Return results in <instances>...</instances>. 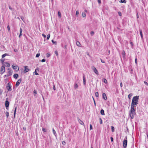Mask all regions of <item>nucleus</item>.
<instances>
[{
    "instance_id": "19",
    "label": "nucleus",
    "mask_w": 148,
    "mask_h": 148,
    "mask_svg": "<svg viewBox=\"0 0 148 148\" xmlns=\"http://www.w3.org/2000/svg\"><path fill=\"white\" fill-rule=\"evenodd\" d=\"M122 54L123 55V57L124 58L125 56V53L124 50H123L122 51Z\"/></svg>"
},
{
    "instance_id": "42",
    "label": "nucleus",
    "mask_w": 148,
    "mask_h": 148,
    "mask_svg": "<svg viewBox=\"0 0 148 148\" xmlns=\"http://www.w3.org/2000/svg\"><path fill=\"white\" fill-rule=\"evenodd\" d=\"M118 14L120 16H121L122 15V14L121 13V12H118Z\"/></svg>"
},
{
    "instance_id": "58",
    "label": "nucleus",
    "mask_w": 148,
    "mask_h": 148,
    "mask_svg": "<svg viewBox=\"0 0 148 148\" xmlns=\"http://www.w3.org/2000/svg\"><path fill=\"white\" fill-rule=\"evenodd\" d=\"M98 2L100 4L101 3V0H98Z\"/></svg>"
},
{
    "instance_id": "53",
    "label": "nucleus",
    "mask_w": 148,
    "mask_h": 148,
    "mask_svg": "<svg viewBox=\"0 0 148 148\" xmlns=\"http://www.w3.org/2000/svg\"><path fill=\"white\" fill-rule=\"evenodd\" d=\"M100 60L102 63H105V62L104 61V60H102L101 59H100Z\"/></svg>"
},
{
    "instance_id": "3",
    "label": "nucleus",
    "mask_w": 148,
    "mask_h": 148,
    "mask_svg": "<svg viewBox=\"0 0 148 148\" xmlns=\"http://www.w3.org/2000/svg\"><path fill=\"white\" fill-rule=\"evenodd\" d=\"M127 137L126 136L124 139L123 142V146L124 148H126L127 145Z\"/></svg>"
},
{
    "instance_id": "41",
    "label": "nucleus",
    "mask_w": 148,
    "mask_h": 148,
    "mask_svg": "<svg viewBox=\"0 0 148 148\" xmlns=\"http://www.w3.org/2000/svg\"><path fill=\"white\" fill-rule=\"evenodd\" d=\"M99 120L100 121V124H102V121L101 118H99Z\"/></svg>"
},
{
    "instance_id": "30",
    "label": "nucleus",
    "mask_w": 148,
    "mask_h": 148,
    "mask_svg": "<svg viewBox=\"0 0 148 148\" xmlns=\"http://www.w3.org/2000/svg\"><path fill=\"white\" fill-rule=\"evenodd\" d=\"M111 130L112 132H114V128L113 126H111Z\"/></svg>"
},
{
    "instance_id": "40",
    "label": "nucleus",
    "mask_w": 148,
    "mask_h": 148,
    "mask_svg": "<svg viewBox=\"0 0 148 148\" xmlns=\"http://www.w3.org/2000/svg\"><path fill=\"white\" fill-rule=\"evenodd\" d=\"M7 29L8 30V31H9L10 30V28L9 25L7 26Z\"/></svg>"
},
{
    "instance_id": "52",
    "label": "nucleus",
    "mask_w": 148,
    "mask_h": 148,
    "mask_svg": "<svg viewBox=\"0 0 148 148\" xmlns=\"http://www.w3.org/2000/svg\"><path fill=\"white\" fill-rule=\"evenodd\" d=\"M55 54H56V56H57L58 55V53L57 51H55Z\"/></svg>"
},
{
    "instance_id": "38",
    "label": "nucleus",
    "mask_w": 148,
    "mask_h": 148,
    "mask_svg": "<svg viewBox=\"0 0 148 148\" xmlns=\"http://www.w3.org/2000/svg\"><path fill=\"white\" fill-rule=\"evenodd\" d=\"M94 34V32L93 31H92L91 32L90 34L91 36H93Z\"/></svg>"
},
{
    "instance_id": "62",
    "label": "nucleus",
    "mask_w": 148,
    "mask_h": 148,
    "mask_svg": "<svg viewBox=\"0 0 148 148\" xmlns=\"http://www.w3.org/2000/svg\"><path fill=\"white\" fill-rule=\"evenodd\" d=\"M53 89L54 90H56V88H55V86L54 85H53Z\"/></svg>"
},
{
    "instance_id": "1",
    "label": "nucleus",
    "mask_w": 148,
    "mask_h": 148,
    "mask_svg": "<svg viewBox=\"0 0 148 148\" xmlns=\"http://www.w3.org/2000/svg\"><path fill=\"white\" fill-rule=\"evenodd\" d=\"M139 96H136L133 97L131 104V107L134 108L136 107L138 103Z\"/></svg>"
},
{
    "instance_id": "26",
    "label": "nucleus",
    "mask_w": 148,
    "mask_h": 148,
    "mask_svg": "<svg viewBox=\"0 0 148 148\" xmlns=\"http://www.w3.org/2000/svg\"><path fill=\"white\" fill-rule=\"evenodd\" d=\"M8 54H7V53H5V54H3L2 56V58H3L4 57H5V56H8Z\"/></svg>"
},
{
    "instance_id": "4",
    "label": "nucleus",
    "mask_w": 148,
    "mask_h": 148,
    "mask_svg": "<svg viewBox=\"0 0 148 148\" xmlns=\"http://www.w3.org/2000/svg\"><path fill=\"white\" fill-rule=\"evenodd\" d=\"M11 87V84L10 83H8L6 87L7 89L9 91H11L12 90Z\"/></svg>"
},
{
    "instance_id": "48",
    "label": "nucleus",
    "mask_w": 148,
    "mask_h": 148,
    "mask_svg": "<svg viewBox=\"0 0 148 148\" xmlns=\"http://www.w3.org/2000/svg\"><path fill=\"white\" fill-rule=\"evenodd\" d=\"M41 62H44L45 61V59H43L41 60Z\"/></svg>"
},
{
    "instance_id": "33",
    "label": "nucleus",
    "mask_w": 148,
    "mask_h": 148,
    "mask_svg": "<svg viewBox=\"0 0 148 148\" xmlns=\"http://www.w3.org/2000/svg\"><path fill=\"white\" fill-rule=\"evenodd\" d=\"M103 82L106 84L107 83V81L106 79L105 78L103 79Z\"/></svg>"
},
{
    "instance_id": "25",
    "label": "nucleus",
    "mask_w": 148,
    "mask_h": 148,
    "mask_svg": "<svg viewBox=\"0 0 148 148\" xmlns=\"http://www.w3.org/2000/svg\"><path fill=\"white\" fill-rule=\"evenodd\" d=\"M120 2L121 3H126V0H120Z\"/></svg>"
},
{
    "instance_id": "21",
    "label": "nucleus",
    "mask_w": 148,
    "mask_h": 148,
    "mask_svg": "<svg viewBox=\"0 0 148 148\" xmlns=\"http://www.w3.org/2000/svg\"><path fill=\"white\" fill-rule=\"evenodd\" d=\"M5 64H6L5 65V66L8 67H9L10 66V64L9 63H8V62H5Z\"/></svg>"
},
{
    "instance_id": "14",
    "label": "nucleus",
    "mask_w": 148,
    "mask_h": 148,
    "mask_svg": "<svg viewBox=\"0 0 148 148\" xmlns=\"http://www.w3.org/2000/svg\"><path fill=\"white\" fill-rule=\"evenodd\" d=\"M139 31H140V36L141 37V38L142 39H143V35L142 32V30L141 29H140Z\"/></svg>"
},
{
    "instance_id": "43",
    "label": "nucleus",
    "mask_w": 148,
    "mask_h": 148,
    "mask_svg": "<svg viewBox=\"0 0 148 148\" xmlns=\"http://www.w3.org/2000/svg\"><path fill=\"white\" fill-rule=\"evenodd\" d=\"M21 19L23 20V21H24V20H25V19H24V18L23 17V16H21Z\"/></svg>"
},
{
    "instance_id": "15",
    "label": "nucleus",
    "mask_w": 148,
    "mask_h": 148,
    "mask_svg": "<svg viewBox=\"0 0 148 148\" xmlns=\"http://www.w3.org/2000/svg\"><path fill=\"white\" fill-rule=\"evenodd\" d=\"M76 44L79 47H81V45L80 44V43L78 41H77L76 42Z\"/></svg>"
},
{
    "instance_id": "39",
    "label": "nucleus",
    "mask_w": 148,
    "mask_h": 148,
    "mask_svg": "<svg viewBox=\"0 0 148 148\" xmlns=\"http://www.w3.org/2000/svg\"><path fill=\"white\" fill-rule=\"evenodd\" d=\"M79 11L78 10H77L76 11V16H78V14H79Z\"/></svg>"
},
{
    "instance_id": "45",
    "label": "nucleus",
    "mask_w": 148,
    "mask_h": 148,
    "mask_svg": "<svg viewBox=\"0 0 148 148\" xmlns=\"http://www.w3.org/2000/svg\"><path fill=\"white\" fill-rule=\"evenodd\" d=\"M42 130L43 132H46V129L44 128H42Z\"/></svg>"
},
{
    "instance_id": "49",
    "label": "nucleus",
    "mask_w": 148,
    "mask_h": 148,
    "mask_svg": "<svg viewBox=\"0 0 148 148\" xmlns=\"http://www.w3.org/2000/svg\"><path fill=\"white\" fill-rule=\"evenodd\" d=\"M22 31L23 30L21 28L20 29V33H21L22 32Z\"/></svg>"
},
{
    "instance_id": "27",
    "label": "nucleus",
    "mask_w": 148,
    "mask_h": 148,
    "mask_svg": "<svg viewBox=\"0 0 148 148\" xmlns=\"http://www.w3.org/2000/svg\"><path fill=\"white\" fill-rule=\"evenodd\" d=\"M132 94H129L128 95V98L129 99H131V97L132 96Z\"/></svg>"
},
{
    "instance_id": "11",
    "label": "nucleus",
    "mask_w": 148,
    "mask_h": 148,
    "mask_svg": "<svg viewBox=\"0 0 148 148\" xmlns=\"http://www.w3.org/2000/svg\"><path fill=\"white\" fill-rule=\"evenodd\" d=\"M102 97L105 100H106L107 99V97L106 96V94L104 93H103L102 94Z\"/></svg>"
},
{
    "instance_id": "57",
    "label": "nucleus",
    "mask_w": 148,
    "mask_h": 148,
    "mask_svg": "<svg viewBox=\"0 0 148 148\" xmlns=\"http://www.w3.org/2000/svg\"><path fill=\"white\" fill-rule=\"evenodd\" d=\"M42 36L44 37V38H45L46 37L45 35L44 34H42Z\"/></svg>"
},
{
    "instance_id": "6",
    "label": "nucleus",
    "mask_w": 148,
    "mask_h": 148,
    "mask_svg": "<svg viewBox=\"0 0 148 148\" xmlns=\"http://www.w3.org/2000/svg\"><path fill=\"white\" fill-rule=\"evenodd\" d=\"M9 105V102L8 101L6 100L5 101V105L6 108L8 110Z\"/></svg>"
},
{
    "instance_id": "44",
    "label": "nucleus",
    "mask_w": 148,
    "mask_h": 148,
    "mask_svg": "<svg viewBox=\"0 0 148 148\" xmlns=\"http://www.w3.org/2000/svg\"><path fill=\"white\" fill-rule=\"evenodd\" d=\"M34 73H35V74L36 75H38V73H37L36 72V70H35V72H34Z\"/></svg>"
},
{
    "instance_id": "51",
    "label": "nucleus",
    "mask_w": 148,
    "mask_h": 148,
    "mask_svg": "<svg viewBox=\"0 0 148 148\" xmlns=\"http://www.w3.org/2000/svg\"><path fill=\"white\" fill-rule=\"evenodd\" d=\"M66 144V143L65 141H63L62 142V144L63 145H65Z\"/></svg>"
},
{
    "instance_id": "31",
    "label": "nucleus",
    "mask_w": 148,
    "mask_h": 148,
    "mask_svg": "<svg viewBox=\"0 0 148 148\" xmlns=\"http://www.w3.org/2000/svg\"><path fill=\"white\" fill-rule=\"evenodd\" d=\"M46 55H47V57H49L50 56V55H51L50 53L49 52H48V53H47Z\"/></svg>"
},
{
    "instance_id": "20",
    "label": "nucleus",
    "mask_w": 148,
    "mask_h": 148,
    "mask_svg": "<svg viewBox=\"0 0 148 148\" xmlns=\"http://www.w3.org/2000/svg\"><path fill=\"white\" fill-rule=\"evenodd\" d=\"M12 72L11 71H10L8 72V75L9 76H11L12 75Z\"/></svg>"
},
{
    "instance_id": "2",
    "label": "nucleus",
    "mask_w": 148,
    "mask_h": 148,
    "mask_svg": "<svg viewBox=\"0 0 148 148\" xmlns=\"http://www.w3.org/2000/svg\"><path fill=\"white\" fill-rule=\"evenodd\" d=\"M136 114L135 110L134 108L131 107V110L129 112V115L131 119H133L134 118V115Z\"/></svg>"
},
{
    "instance_id": "55",
    "label": "nucleus",
    "mask_w": 148,
    "mask_h": 148,
    "mask_svg": "<svg viewBox=\"0 0 148 148\" xmlns=\"http://www.w3.org/2000/svg\"><path fill=\"white\" fill-rule=\"evenodd\" d=\"M144 83L146 85H148V83H147L146 82L144 81Z\"/></svg>"
},
{
    "instance_id": "28",
    "label": "nucleus",
    "mask_w": 148,
    "mask_h": 148,
    "mask_svg": "<svg viewBox=\"0 0 148 148\" xmlns=\"http://www.w3.org/2000/svg\"><path fill=\"white\" fill-rule=\"evenodd\" d=\"M9 112H5V114L7 118H8L9 116Z\"/></svg>"
},
{
    "instance_id": "56",
    "label": "nucleus",
    "mask_w": 148,
    "mask_h": 148,
    "mask_svg": "<svg viewBox=\"0 0 148 148\" xmlns=\"http://www.w3.org/2000/svg\"><path fill=\"white\" fill-rule=\"evenodd\" d=\"M8 76H9L8 75V74L6 75H4V77H8Z\"/></svg>"
},
{
    "instance_id": "36",
    "label": "nucleus",
    "mask_w": 148,
    "mask_h": 148,
    "mask_svg": "<svg viewBox=\"0 0 148 148\" xmlns=\"http://www.w3.org/2000/svg\"><path fill=\"white\" fill-rule=\"evenodd\" d=\"M33 92L35 94L34 95V96H35L37 94V91L35 90H34Z\"/></svg>"
},
{
    "instance_id": "8",
    "label": "nucleus",
    "mask_w": 148,
    "mask_h": 148,
    "mask_svg": "<svg viewBox=\"0 0 148 148\" xmlns=\"http://www.w3.org/2000/svg\"><path fill=\"white\" fill-rule=\"evenodd\" d=\"M92 69L93 71L97 75H99V72L95 67L93 66Z\"/></svg>"
},
{
    "instance_id": "61",
    "label": "nucleus",
    "mask_w": 148,
    "mask_h": 148,
    "mask_svg": "<svg viewBox=\"0 0 148 148\" xmlns=\"http://www.w3.org/2000/svg\"><path fill=\"white\" fill-rule=\"evenodd\" d=\"M120 86L121 87H122L123 86V84L122 82H121L120 84Z\"/></svg>"
},
{
    "instance_id": "17",
    "label": "nucleus",
    "mask_w": 148,
    "mask_h": 148,
    "mask_svg": "<svg viewBox=\"0 0 148 148\" xmlns=\"http://www.w3.org/2000/svg\"><path fill=\"white\" fill-rule=\"evenodd\" d=\"M18 75L17 74H15L13 75V77L14 78L16 79L18 78Z\"/></svg>"
},
{
    "instance_id": "7",
    "label": "nucleus",
    "mask_w": 148,
    "mask_h": 148,
    "mask_svg": "<svg viewBox=\"0 0 148 148\" xmlns=\"http://www.w3.org/2000/svg\"><path fill=\"white\" fill-rule=\"evenodd\" d=\"M21 81H22V80L21 78L18 79V81H17V82H16V85H15L16 87H17L19 86V84L21 82Z\"/></svg>"
},
{
    "instance_id": "63",
    "label": "nucleus",
    "mask_w": 148,
    "mask_h": 148,
    "mask_svg": "<svg viewBox=\"0 0 148 148\" xmlns=\"http://www.w3.org/2000/svg\"><path fill=\"white\" fill-rule=\"evenodd\" d=\"M9 9H10L11 10H12V7L10 6H9Z\"/></svg>"
},
{
    "instance_id": "16",
    "label": "nucleus",
    "mask_w": 148,
    "mask_h": 148,
    "mask_svg": "<svg viewBox=\"0 0 148 148\" xmlns=\"http://www.w3.org/2000/svg\"><path fill=\"white\" fill-rule=\"evenodd\" d=\"M100 113L101 115H105L104 111L103 109H101L100 111Z\"/></svg>"
},
{
    "instance_id": "47",
    "label": "nucleus",
    "mask_w": 148,
    "mask_h": 148,
    "mask_svg": "<svg viewBox=\"0 0 148 148\" xmlns=\"http://www.w3.org/2000/svg\"><path fill=\"white\" fill-rule=\"evenodd\" d=\"M92 127L91 124H90V130H92Z\"/></svg>"
},
{
    "instance_id": "50",
    "label": "nucleus",
    "mask_w": 148,
    "mask_h": 148,
    "mask_svg": "<svg viewBox=\"0 0 148 148\" xmlns=\"http://www.w3.org/2000/svg\"><path fill=\"white\" fill-rule=\"evenodd\" d=\"M3 92L2 90L0 88V95H1L2 92Z\"/></svg>"
},
{
    "instance_id": "24",
    "label": "nucleus",
    "mask_w": 148,
    "mask_h": 148,
    "mask_svg": "<svg viewBox=\"0 0 148 148\" xmlns=\"http://www.w3.org/2000/svg\"><path fill=\"white\" fill-rule=\"evenodd\" d=\"M74 87L75 89L77 88L78 87V85L77 84L75 83L74 85Z\"/></svg>"
},
{
    "instance_id": "64",
    "label": "nucleus",
    "mask_w": 148,
    "mask_h": 148,
    "mask_svg": "<svg viewBox=\"0 0 148 148\" xmlns=\"http://www.w3.org/2000/svg\"><path fill=\"white\" fill-rule=\"evenodd\" d=\"M130 44H131L132 46H133V42H130Z\"/></svg>"
},
{
    "instance_id": "34",
    "label": "nucleus",
    "mask_w": 148,
    "mask_h": 148,
    "mask_svg": "<svg viewBox=\"0 0 148 148\" xmlns=\"http://www.w3.org/2000/svg\"><path fill=\"white\" fill-rule=\"evenodd\" d=\"M52 42L53 43L56 45L57 44V42L56 41H54L53 40H52Z\"/></svg>"
},
{
    "instance_id": "10",
    "label": "nucleus",
    "mask_w": 148,
    "mask_h": 148,
    "mask_svg": "<svg viewBox=\"0 0 148 148\" xmlns=\"http://www.w3.org/2000/svg\"><path fill=\"white\" fill-rule=\"evenodd\" d=\"M12 67L15 70H16L18 68L17 71H18L19 70V67L17 65L14 66V65H12Z\"/></svg>"
},
{
    "instance_id": "18",
    "label": "nucleus",
    "mask_w": 148,
    "mask_h": 148,
    "mask_svg": "<svg viewBox=\"0 0 148 148\" xmlns=\"http://www.w3.org/2000/svg\"><path fill=\"white\" fill-rule=\"evenodd\" d=\"M78 121H79V123H80V124H81L82 125H84V123H83V122L81 120L79 119L78 120Z\"/></svg>"
},
{
    "instance_id": "32",
    "label": "nucleus",
    "mask_w": 148,
    "mask_h": 148,
    "mask_svg": "<svg viewBox=\"0 0 148 148\" xmlns=\"http://www.w3.org/2000/svg\"><path fill=\"white\" fill-rule=\"evenodd\" d=\"M58 16H59L60 17H61V15L60 12V11H59L58 12Z\"/></svg>"
},
{
    "instance_id": "5",
    "label": "nucleus",
    "mask_w": 148,
    "mask_h": 148,
    "mask_svg": "<svg viewBox=\"0 0 148 148\" xmlns=\"http://www.w3.org/2000/svg\"><path fill=\"white\" fill-rule=\"evenodd\" d=\"M5 71V69L4 66L3 65L2 66L0 69V72H1V74H3Z\"/></svg>"
},
{
    "instance_id": "54",
    "label": "nucleus",
    "mask_w": 148,
    "mask_h": 148,
    "mask_svg": "<svg viewBox=\"0 0 148 148\" xmlns=\"http://www.w3.org/2000/svg\"><path fill=\"white\" fill-rule=\"evenodd\" d=\"M110 139L111 142H113V141L114 140L113 138L112 137H111L110 138Z\"/></svg>"
},
{
    "instance_id": "59",
    "label": "nucleus",
    "mask_w": 148,
    "mask_h": 148,
    "mask_svg": "<svg viewBox=\"0 0 148 148\" xmlns=\"http://www.w3.org/2000/svg\"><path fill=\"white\" fill-rule=\"evenodd\" d=\"M23 130H24V131H26V127H23Z\"/></svg>"
},
{
    "instance_id": "46",
    "label": "nucleus",
    "mask_w": 148,
    "mask_h": 148,
    "mask_svg": "<svg viewBox=\"0 0 148 148\" xmlns=\"http://www.w3.org/2000/svg\"><path fill=\"white\" fill-rule=\"evenodd\" d=\"M16 110H14V117L15 116L16 112Z\"/></svg>"
},
{
    "instance_id": "12",
    "label": "nucleus",
    "mask_w": 148,
    "mask_h": 148,
    "mask_svg": "<svg viewBox=\"0 0 148 148\" xmlns=\"http://www.w3.org/2000/svg\"><path fill=\"white\" fill-rule=\"evenodd\" d=\"M83 84L84 85L86 84V79L85 77V75L84 74L83 75Z\"/></svg>"
},
{
    "instance_id": "23",
    "label": "nucleus",
    "mask_w": 148,
    "mask_h": 148,
    "mask_svg": "<svg viewBox=\"0 0 148 148\" xmlns=\"http://www.w3.org/2000/svg\"><path fill=\"white\" fill-rule=\"evenodd\" d=\"M95 95L96 97H99V93L97 92H96L95 93Z\"/></svg>"
},
{
    "instance_id": "13",
    "label": "nucleus",
    "mask_w": 148,
    "mask_h": 148,
    "mask_svg": "<svg viewBox=\"0 0 148 148\" xmlns=\"http://www.w3.org/2000/svg\"><path fill=\"white\" fill-rule=\"evenodd\" d=\"M52 131H53V134L55 135V137H57V135L56 134V132L55 131V130H54V129L53 128L52 129Z\"/></svg>"
},
{
    "instance_id": "35",
    "label": "nucleus",
    "mask_w": 148,
    "mask_h": 148,
    "mask_svg": "<svg viewBox=\"0 0 148 148\" xmlns=\"http://www.w3.org/2000/svg\"><path fill=\"white\" fill-rule=\"evenodd\" d=\"M50 36V34H48L47 35V40H48L49 39Z\"/></svg>"
},
{
    "instance_id": "9",
    "label": "nucleus",
    "mask_w": 148,
    "mask_h": 148,
    "mask_svg": "<svg viewBox=\"0 0 148 148\" xmlns=\"http://www.w3.org/2000/svg\"><path fill=\"white\" fill-rule=\"evenodd\" d=\"M25 70L24 71V73H26L27 72H28L29 71V69H28V66H24Z\"/></svg>"
},
{
    "instance_id": "22",
    "label": "nucleus",
    "mask_w": 148,
    "mask_h": 148,
    "mask_svg": "<svg viewBox=\"0 0 148 148\" xmlns=\"http://www.w3.org/2000/svg\"><path fill=\"white\" fill-rule=\"evenodd\" d=\"M1 62V63L2 64L4 65V64L5 63V62H4V60L2 59H1L0 60Z\"/></svg>"
},
{
    "instance_id": "29",
    "label": "nucleus",
    "mask_w": 148,
    "mask_h": 148,
    "mask_svg": "<svg viewBox=\"0 0 148 148\" xmlns=\"http://www.w3.org/2000/svg\"><path fill=\"white\" fill-rule=\"evenodd\" d=\"M82 15L83 17H85L86 16V13L84 12H83L82 13Z\"/></svg>"
},
{
    "instance_id": "60",
    "label": "nucleus",
    "mask_w": 148,
    "mask_h": 148,
    "mask_svg": "<svg viewBox=\"0 0 148 148\" xmlns=\"http://www.w3.org/2000/svg\"><path fill=\"white\" fill-rule=\"evenodd\" d=\"M14 51L15 52H17V51H18V50H17V49H14Z\"/></svg>"
},
{
    "instance_id": "37",
    "label": "nucleus",
    "mask_w": 148,
    "mask_h": 148,
    "mask_svg": "<svg viewBox=\"0 0 148 148\" xmlns=\"http://www.w3.org/2000/svg\"><path fill=\"white\" fill-rule=\"evenodd\" d=\"M40 55V53H38L36 54V58H38L39 57Z\"/></svg>"
}]
</instances>
